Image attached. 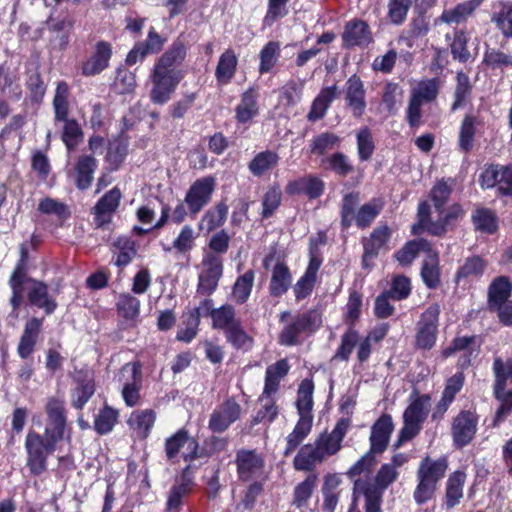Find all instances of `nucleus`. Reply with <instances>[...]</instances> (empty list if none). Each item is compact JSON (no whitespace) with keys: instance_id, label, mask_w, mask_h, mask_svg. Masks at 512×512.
Listing matches in <instances>:
<instances>
[{"instance_id":"f03ea898","label":"nucleus","mask_w":512,"mask_h":512,"mask_svg":"<svg viewBox=\"0 0 512 512\" xmlns=\"http://www.w3.org/2000/svg\"><path fill=\"white\" fill-rule=\"evenodd\" d=\"M430 406L431 397L428 394H419L417 391L410 394L409 404L403 413V427L393 445L394 449H399L405 442L419 434L429 414Z\"/></svg>"},{"instance_id":"f257e3e1","label":"nucleus","mask_w":512,"mask_h":512,"mask_svg":"<svg viewBox=\"0 0 512 512\" xmlns=\"http://www.w3.org/2000/svg\"><path fill=\"white\" fill-rule=\"evenodd\" d=\"M399 477V471L387 463L382 464L374 478H359L354 481L353 496L364 497L365 512H382L384 491Z\"/></svg>"},{"instance_id":"2f4dec72","label":"nucleus","mask_w":512,"mask_h":512,"mask_svg":"<svg viewBox=\"0 0 512 512\" xmlns=\"http://www.w3.org/2000/svg\"><path fill=\"white\" fill-rule=\"evenodd\" d=\"M432 249L430 243L424 239H417L407 242L400 250L394 254V258L402 266L410 265L414 259L423 254L426 256Z\"/></svg>"},{"instance_id":"a18cd8bd","label":"nucleus","mask_w":512,"mask_h":512,"mask_svg":"<svg viewBox=\"0 0 512 512\" xmlns=\"http://www.w3.org/2000/svg\"><path fill=\"white\" fill-rule=\"evenodd\" d=\"M511 294V285L507 278L499 277L495 279L488 292L489 306L492 310L507 303Z\"/></svg>"},{"instance_id":"dca6fc26","label":"nucleus","mask_w":512,"mask_h":512,"mask_svg":"<svg viewBox=\"0 0 512 512\" xmlns=\"http://www.w3.org/2000/svg\"><path fill=\"white\" fill-rule=\"evenodd\" d=\"M236 464L239 478L243 481L257 479L263 474L264 460L254 450H240Z\"/></svg>"},{"instance_id":"ea45409f","label":"nucleus","mask_w":512,"mask_h":512,"mask_svg":"<svg viewBox=\"0 0 512 512\" xmlns=\"http://www.w3.org/2000/svg\"><path fill=\"white\" fill-rule=\"evenodd\" d=\"M289 369L290 365L286 359H281L267 367L263 389L266 394H275L277 392L280 381L288 374Z\"/></svg>"},{"instance_id":"338daca9","label":"nucleus","mask_w":512,"mask_h":512,"mask_svg":"<svg viewBox=\"0 0 512 512\" xmlns=\"http://www.w3.org/2000/svg\"><path fill=\"white\" fill-rule=\"evenodd\" d=\"M304 81L290 80L280 90V102L287 106H295L302 99Z\"/></svg>"},{"instance_id":"4468645a","label":"nucleus","mask_w":512,"mask_h":512,"mask_svg":"<svg viewBox=\"0 0 512 512\" xmlns=\"http://www.w3.org/2000/svg\"><path fill=\"white\" fill-rule=\"evenodd\" d=\"M25 290H27V298L31 305L43 309L47 315L52 314L56 308L57 303L48 292V286L31 278L25 274Z\"/></svg>"},{"instance_id":"0e129e2a","label":"nucleus","mask_w":512,"mask_h":512,"mask_svg":"<svg viewBox=\"0 0 512 512\" xmlns=\"http://www.w3.org/2000/svg\"><path fill=\"white\" fill-rule=\"evenodd\" d=\"M411 6L412 0H388L387 18L390 23L394 25L404 23Z\"/></svg>"},{"instance_id":"7c9ffc66","label":"nucleus","mask_w":512,"mask_h":512,"mask_svg":"<svg viewBox=\"0 0 512 512\" xmlns=\"http://www.w3.org/2000/svg\"><path fill=\"white\" fill-rule=\"evenodd\" d=\"M466 482V473L457 470L451 473L445 486V505L447 509L457 506L463 498V488Z\"/></svg>"},{"instance_id":"e433bc0d","label":"nucleus","mask_w":512,"mask_h":512,"mask_svg":"<svg viewBox=\"0 0 512 512\" xmlns=\"http://www.w3.org/2000/svg\"><path fill=\"white\" fill-rule=\"evenodd\" d=\"M323 461L324 460L315 443H309L300 448L293 460V465L296 470L310 471L316 464Z\"/></svg>"},{"instance_id":"680f3d73","label":"nucleus","mask_w":512,"mask_h":512,"mask_svg":"<svg viewBox=\"0 0 512 512\" xmlns=\"http://www.w3.org/2000/svg\"><path fill=\"white\" fill-rule=\"evenodd\" d=\"M375 462V453L369 450L349 468L346 474L353 482L359 478H369L368 475L371 474Z\"/></svg>"},{"instance_id":"7ed1b4c3","label":"nucleus","mask_w":512,"mask_h":512,"mask_svg":"<svg viewBox=\"0 0 512 512\" xmlns=\"http://www.w3.org/2000/svg\"><path fill=\"white\" fill-rule=\"evenodd\" d=\"M44 434L43 438L38 433L30 431L25 440L27 465L35 475L41 474L46 469L48 455L55 450L56 443L63 439L56 437L50 430H45Z\"/></svg>"},{"instance_id":"4be33fe9","label":"nucleus","mask_w":512,"mask_h":512,"mask_svg":"<svg viewBox=\"0 0 512 512\" xmlns=\"http://www.w3.org/2000/svg\"><path fill=\"white\" fill-rule=\"evenodd\" d=\"M324 186V182L319 177L307 175L288 182L285 190L292 196L304 194L310 199H316L322 195Z\"/></svg>"},{"instance_id":"f3484780","label":"nucleus","mask_w":512,"mask_h":512,"mask_svg":"<svg viewBox=\"0 0 512 512\" xmlns=\"http://www.w3.org/2000/svg\"><path fill=\"white\" fill-rule=\"evenodd\" d=\"M240 413V405L234 400H227L213 411L208 427L213 432H223L240 417Z\"/></svg>"},{"instance_id":"37998d69","label":"nucleus","mask_w":512,"mask_h":512,"mask_svg":"<svg viewBox=\"0 0 512 512\" xmlns=\"http://www.w3.org/2000/svg\"><path fill=\"white\" fill-rule=\"evenodd\" d=\"M421 277L425 285L429 288H435L440 282L439 257L438 253L433 250L425 256L421 269Z\"/></svg>"},{"instance_id":"ddd939ff","label":"nucleus","mask_w":512,"mask_h":512,"mask_svg":"<svg viewBox=\"0 0 512 512\" xmlns=\"http://www.w3.org/2000/svg\"><path fill=\"white\" fill-rule=\"evenodd\" d=\"M349 421L340 419L331 432L321 433L314 441L323 460L337 454L342 447V441L348 431Z\"/></svg>"},{"instance_id":"0eeeda50","label":"nucleus","mask_w":512,"mask_h":512,"mask_svg":"<svg viewBox=\"0 0 512 512\" xmlns=\"http://www.w3.org/2000/svg\"><path fill=\"white\" fill-rule=\"evenodd\" d=\"M440 307L430 305L421 315L417 323L415 346L417 349L430 350L434 347L438 335Z\"/></svg>"},{"instance_id":"9b49d317","label":"nucleus","mask_w":512,"mask_h":512,"mask_svg":"<svg viewBox=\"0 0 512 512\" xmlns=\"http://www.w3.org/2000/svg\"><path fill=\"white\" fill-rule=\"evenodd\" d=\"M121 376L125 380L121 391L125 404L129 407L137 406L141 400V365L138 362L125 364L121 369Z\"/></svg>"},{"instance_id":"c9c22d12","label":"nucleus","mask_w":512,"mask_h":512,"mask_svg":"<svg viewBox=\"0 0 512 512\" xmlns=\"http://www.w3.org/2000/svg\"><path fill=\"white\" fill-rule=\"evenodd\" d=\"M280 157L277 152L265 150L257 153L250 161L249 171L257 177L263 176L278 166Z\"/></svg>"},{"instance_id":"473e14b6","label":"nucleus","mask_w":512,"mask_h":512,"mask_svg":"<svg viewBox=\"0 0 512 512\" xmlns=\"http://www.w3.org/2000/svg\"><path fill=\"white\" fill-rule=\"evenodd\" d=\"M258 94L255 89L245 91L239 104L236 106V119L239 123H247L259 113Z\"/></svg>"},{"instance_id":"bf43d9fd","label":"nucleus","mask_w":512,"mask_h":512,"mask_svg":"<svg viewBox=\"0 0 512 512\" xmlns=\"http://www.w3.org/2000/svg\"><path fill=\"white\" fill-rule=\"evenodd\" d=\"M239 323L235 318V309L232 305L226 304L216 310L212 314V326L216 329H223L225 332L232 326Z\"/></svg>"},{"instance_id":"4c0bfd02","label":"nucleus","mask_w":512,"mask_h":512,"mask_svg":"<svg viewBox=\"0 0 512 512\" xmlns=\"http://www.w3.org/2000/svg\"><path fill=\"white\" fill-rule=\"evenodd\" d=\"M186 46L180 41L176 40L170 48L158 59L155 66L160 67L169 72H177L174 67L181 64L186 57Z\"/></svg>"},{"instance_id":"a211bd4d","label":"nucleus","mask_w":512,"mask_h":512,"mask_svg":"<svg viewBox=\"0 0 512 512\" xmlns=\"http://www.w3.org/2000/svg\"><path fill=\"white\" fill-rule=\"evenodd\" d=\"M372 40L370 27L365 21L352 19L346 23L342 33L344 47L367 46Z\"/></svg>"},{"instance_id":"8fccbe9b","label":"nucleus","mask_w":512,"mask_h":512,"mask_svg":"<svg viewBox=\"0 0 512 512\" xmlns=\"http://www.w3.org/2000/svg\"><path fill=\"white\" fill-rule=\"evenodd\" d=\"M313 391L314 384L312 380L304 379L298 389L296 402L298 415L313 416Z\"/></svg>"},{"instance_id":"6e6d98bb","label":"nucleus","mask_w":512,"mask_h":512,"mask_svg":"<svg viewBox=\"0 0 512 512\" xmlns=\"http://www.w3.org/2000/svg\"><path fill=\"white\" fill-rule=\"evenodd\" d=\"M280 44L275 41L268 42L260 51L259 72L261 74L268 73L276 65L280 57Z\"/></svg>"},{"instance_id":"aec40b11","label":"nucleus","mask_w":512,"mask_h":512,"mask_svg":"<svg viewBox=\"0 0 512 512\" xmlns=\"http://www.w3.org/2000/svg\"><path fill=\"white\" fill-rule=\"evenodd\" d=\"M156 421V413L152 409H141L133 411L128 419L127 425L133 437L144 440L146 439Z\"/></svg>"},{"instance_id":"5701e85b","label":"nucleus","mask_w":512,"mask_h":512,"mask_svg":"<svg viewBox=\"0 0 512 512\" xmlns=\"http://www.w3.org/2000/svg\"><path fill=\"white\" fill-rule=\"evenodd\" d=\"M111 56V45L105 41L98 42L92 56L83 63L82 74L85 76H94L99 74L108 67Z\"/></svg>"},{"instance_id":"393cba45","label":"nucleus","mask_w":512,"mask_h":512,"mask_svg":"<svg viewBox=\"0 0 512 512\" xmlns=\"http://www.w3.org/2000/svg\"><path fill=\"white\" fill-rule=\"evenodd\" d=\"M45 410L48 416V425L45 430H50L58 438H64L66 427L64 401L51 397L46 403Z\"/></svg>"},{"instance_id":"5fc2aeb1","label":"nucleus","mask_w":512,"mask_h":512,"mask_svg":"<svg viewBox=\"0 0 512 512\" xmlns=\"http://www.w3.org/2000/svg\"><path fill=\"white\" fill-rule=\"evenodd\" d=\"M341 139L334 133L324 132L311 140L310 152L315 155H324L328 151L338 147Z\"/></svg>"},{"instance_id":"f704fd0d","label":"nucleus","mask_w":512,"mask_h":512,"mask_svg":"<svg viewBox=\"0 0 512 512\" xmlns=\"http://www.w3.org/2000/svg\"><path fill=\"white\" fill-rule=\"evenodd\" d=\"M313 425V416L299 415L293 431L286 437L287 447L284 455L288 456L310 434Z\"/></svg>"},{"instance_id":"a878e982","label":"nucleus","mask_w":512,"mask_h":512,"mask_svg":"<svg viewBox=\"0 0 512 512\" xmlns=\"http://www.w3.org/2000/svg\"><path fill=\"white\" fill-rule=\"evenodd\" d=\"M482 2L483 0H467L457 4L451 9H445L435 20V23L440 22L448 25L463 23L467 21Z\"/></svg>"},{"instance_id":"774afa93","label":"nucleus","mask_w":512,"mask_h":512,"mask_svg":"<svg viewBox=\"0 0 512 512\" xmlns=\"http://www.w3.org/2000/svg\"><path fill=\"white\" fill-rule=\"evenodd\" d=\"M196 234L190 225L182 227L177 237L172 242V248L178 254H188L195 246Z\"/></svg>"},{"instance_id":"b1692460","label":"nucleus","mask_w":512,"mask_h":512,"mask_svg":"<svg viewBox=\"0 0 512 512\" xmlns=\"http://www.w3.org/2000/svg\"><path fill=\"white\" fill-rule=\"evenodd\" d=\"M121 197V191L114 187L100 198L94 208L97 226H103L111 221L112 214L118 208Z\"/></svg>"},{"instance_id":"39448f33","label":"nucleus","mask_w":512,"mask_h":512,"mask_svg":"<svg viewBox=\"0 0 512 512\" xmlns=\"http://www.w3.org/2000/svg\"><path fill=\"white\" fill-rule=\"evenodd\" d=\"M321 322V317L316 311L297 314L283 327L278 341L284 346L296 345L299 343L301 335L315 332L320 327Z\"/></svg>"},{"instance_id":"13d9d810","label":"nucleus","mask_w":512,"mask_h":512,"mask_svg":"<svg viewBox=\"0 0 512 512\" xmlns=\"http://www.w3.org/2000/svg\"><path fill=\"white\" fill-rule=\"evenodd\" d=\"M316 483V475L311 474L307 476V478L304 481H302L295 487L292 504L297 508L305 507L312 496Z\"/></svg>"},{"instance_id":"603ef678","label":"nucleus","mask_w":512,"mask_h":512,"mask_svg":"<svg viewBox=\"0 0 512 512\" xmlns=\"http://www.w3.org/2000/svg\"><path fill=\"white\" fill-rule=\"evenodd\" d=\"M321 164L326 170L333 171L341 177H346L354 170L349 158L341 152L323 158Z\"/></svg>"},{"instance_id":"a19ab883","label":"nucleus","mask_w":512,"mask_h":512,"mask_svg":"<svg viewBox=\"0 0 512 512\" xmlns=\"http://www.w3.org/2000/svg\"><path fill=\"white\" fill-rule=\"evenodd\" d=\"M291 279L289 268L283 263H277L272 270L269 285L270 294L274 297L282 296L289 289Z\"/></svg>"},{"instance_id":"6e6552de","label":"nucleus","mask_w":512,"mask_h":512,"mask_svg":"<svg viewBox=\"0 0 512 512\" xmlns=\"http://www.w3.org/2000/svg\"><path fill=\"white\" fill-rule=\"evenodd\" d=\"M223 275V260L212 252H203L201 271L198 276L197 291L203 295L212 294Z\"/></svg>"},{"instance_id":"09e8293b","label":"nucleus","mask_w":512,"mask_h":512,"mask_svg":"<svg viewBox=\"0 0 512 512\" xmlns=\"http://www.w3.org/2000/svg\"><path fill=\"white\" fill-rule=\"evenodd\" d=\"M70 89L66 82L60 81L57 83L55 95L53 98V109L55 114V121L66 120L69 114V98Z\"/></svg>"},{"instance_id":"72a5a7b5","label":"nucleus","mask_w":512,"mask_h":512,"mask_svg":"<svg viewBox=\"0 0 512 512\" xmlns=\"http://www.w3.org/2000/svg\"><path fill=\"white\" fill-rule=\"evenodd\" d=\"M238 58L232 49H227L219 58L215 70V77L219 84L226 85L234 77Z\"/></svg>"},{"instance_id":"69168bd1","label":"nucleus","mask_w":512,"mask_h":512,"mask_svg":"<svg viewBox=\"0 0 512 512\" xmlns=\"http://www.w3.org/2000/svg\"><path fill=\"white\" fill-rule=\"evenodd\" d=\"M439 92V83L437 79H427L420 81L411 92V96L417 100L428 103L436 99Z\"/></svg>"},{"instance_id":"c85d7f7f","label":"nucleus","mask_w":512,"mask_h":512,"mask_svg":"<svg viewBox=\"0 0 512 512\" xmlns=\"http://www.w3.org/2000/svg\"><path fill=\"white\" fill-rule=\"evenodd\" d=\"M391 237V230L387 225L376 227L370 237L364 241L363 262L366 264L369 259L376 257Z\"/></svg>"},{"instance_id":"49530a36","label":"nucleus","mask_w":512,"mask_h":512,"mask_svg":"<svg viewBox=\"0 0 512 512\" xmlns=\"http://www.w3.org/2000/svg\"><path fill=\"white\" fill-rule=\"evenodd\" d=\"M9 285L12 289V296L10 298V304L13 312H16L23 300V290L25 289V268L23 261L17 265L13 271Z\"/></svg>"},{"instance_id":"c03bdc74","label":"nucleus","mask_w":512,"mask_h":512,"mask_svg":"<svg viewBox=\"0 0 512 512\" xmlns=\"http://www.w3.org/2000/svg\"><path fill=\"white\" fill-rule=\"evenodd\" d=\"M335 95L336 86L323 88L312 103L311 110L307 116L308 120L317 121L323 118Z\"/></svg>"},{"instance_id":"20e7f679","label":"nucleus","mask_w":512,"mask_h":512,"mask_svg":"<svg viewBox=\"0 0 512 512\" xmlns=\"http://www.w3.org/2000/svg\"><path fill=\"white\" fill-rule=\"evenodd\" d=\"M436 211L438 212V219L432 220L429 204L427 202L420 203L417 213L418 223L412 227L413 234H420L422 230H426L432 235H442L453 221L463 215V210L459 205H453L448 210L440 208Z\"/></svg>"},{"instance_id":"6ab92c4d","label":"nucleus","mask_w":512,"mask_h":512,"mask_svg":"<svg viewBox=\"0 0 512 512\" xmlns=\"http://www.w3.org/2000/svg\"><path fill=\"white\" fill-rule=\"evenodd\" d=\"M74 379L77 386L72 390L71 404L76 409H82L95 393L94 377L89 371H78Z\"/></svg>"},{"instance_id":"cd10ccee","label":"nucleus","mask_w":512,"mask_h":512,"mask_svg":"<svg viewBox=\"0 0 512 512\" xmlns=\"http://www.w3.org/2000/svg\"><path fill=\"white\" fill-rule=\"evenodd\" d=\"M96 169L97 161L93 156H80L74 167V180L76 187L80 190L88 189L92 184Z\"/></svg>"},{"instance_id":"9d476101","label":"nucleus","mask_w":512,"mask_h":512,"mask_svg":"<svg viewBox=\"0 0 512 512\" xmlns=\"http://www.w3.org/2000/svg\"><path fill=\"white\" fill-rule=\"evenodd\" d=\"M215 190V179L211 176L197 179L188 189L184 203L192 215L198 214L210 201Z\"/></svg>"},{"instance_id":"e2e57ef3","label":"nucleus","mask_w":512,"mask_h":512,"mask_svg":"<svg viewBox=\"0 0 512 512\" xmlns=\"http://www.w3.org/2000/svg\"><path fill=\"white\" fill-rule=\"evenodd\" d=\"M507 384H503L502 388L498 387V383L494 382L493 392L495 398L500 402L495 415V422H501L512 411V389H506Z\"/></svg>"},{"instance_id":"58836bf2","label":"nucleus","mask_w":512,"mask_h":512,"mask_svg":"<svg viewBox=\"0 0 512 512\" xmlns=\"http://www.w3.org/2000/svg\"><path fill=\"white\" fill-rule=\"evenodd\" d=\"M491 21L504 37L512 38V2H499L491 16Z\"/></svg>"},{"instance_id":"3c124183","label":"nucleus","mask_w":512,"mask_h":512,"mask_svg":"<svg viewBox=\"0 0 512 512\" xmlns=\"http://www.w3.org/2000/svg\"><path fill=\"white\" fill-rule=\"evenodd\" d=\"M118 418V410L110 407L109 405H104L94 420V428L96 432L100 435L110 433L118 422Z\"/></svg>"},{"instance_id":"f8f14e48","label":"nucleus","mask_w":512,"mask_h":512,"mask_svg":"<svg viewBox=\"0 0 512 512\" xmlns=\"http://www.w3.org/2000/svg\"><path fill=\"white\" fill-rule=\"evenodd\" d=\"M478 419L471 411H461L452 421L451 435L456 448H463L474 438Z\"/></svg>"},{"instance_id":"864d4df0","label":"nucleus","mask_w":512,"mask_h":512,"mask_svg":"<svg viewBox=\"0 0 512 512\" xmlns=\"http://www.w3.org/2000/svg\"><path fill=\"white\" fill-rule=\"evenodd\" d=\"M483 61L491 69L512 68V49L505 52L501 48H489L484 53Z\"/></svg>"},{"instance_id":"bb28decb","label":"nucleus","mask_w":512,"mask_h":512,"mask_svg":"<svg viewBox=\"0 0 512 512\" xmlns=\"http://www.w3.org/2000/svg\"><path fill=\"white\" fill-rule=\"evenodd\" d=\"M447 469L448 460L446 457H441L437 460H434L429 456H426L419 464L416 477L422 478L437 485L438 482L444 477Z\"/></svg>"},{"instance_id":"412c9836","label":"nucleus","mask_w":512,"mask_h":512,"mask_svg":"<svg viewBox=\"0 0 512 512\" xmlns=\"http://www.w3.org/2000/svg\"><path fill=\"white\" fill-rule=\"evenodd\" d=\"M365 88L357 75L351 76L345 85V100L355 117H361L366 108Z\"/></svg>"},{"instance_id":"2eb2a0df","label":"nucleus","mask_w":512,"mask_h":512,"mask_svg":"<svg viewBox=\"0 0 512 512\" xmlns=\"http://www.w3.org/2000/svg\"><path fill=\"white\" fill-rule=\"evenodd\" d=\"M393 430L392 417L389 414L380 416L371 427L369 450L375 454H382L388 447Z\"/></svg>"},{"instance_id":"de8ad7c7","label":"nucleus","mask_w":512,"mask_h":512,"mask_svg":"<svg viewBox=\"0 0 512 512\" xmlns=\"http://www.w3.org/2000/svg\"><path fill=\"white\" fill-rule=\"evenodd\" d=\"M254 279L255 273L253 270H248L237 277L231 292L233 301L243 304L248 300L254 285Z\"/></svg>"},{"instance_id":"1a4fd4ad","label":"nucleus","mask_w":512,"mask_h":512,"mask_svg":"<svg viewBox=\"0 0 512 512\" xmlns=\"http://www.w3.org/2000/svg\"><path fill=\"white\" fill-rule=\"evenodd\" d=\"M198 442L188 435L185 429H180L165 441V454L168 460L176 461L181 453L185 461H192L198 457Z\"/></svg>"},{"instance_id":"c756f323","label":"nucleus","mask_w":512,"mask_h":512,"mask_svg":"<svg viewBox=\"0 0 512 512\" xmlns=\"http://www.w3.org/2000/svg\"><path fill=\"white\" fill-rule=\"evenodd\" d=\"M43 320L33 317L25 324L17 351L21 358H27L34 350Z\"/></svg>"},{"instance_id":"052dcab7","label":"nucleus","mask_w":512,"mask_h":512,"mask_svg":"<svg viewBox=\"0 0 512 512\" xmlns=\"http://www.w3.org/2000/svg\"><path fill=\"white\" fill-rule=\"evenodd\" d=\"M383 208V203L379 199H373L364 204L356 213L354 219L360 228L368 227L378 216Z\"/></svg>"},{"instance_id":"79ce46f5","label":"nucleus","mask_w":512,"mask_h":512,"mask_svg":"<svg viewBox=\"0 0 512 512\" xmlns=\"http://www.w3.org/2000/svg\"><path fill=\"white\" fill-rule=\"evenodd\" d=\"M227 215V204L225 202H219L205 212L199 223V228L206 229L208 232L213 231L225 223Z\"/></svg>"},{"instance_id":"4d7b16f0","label":"nucleus","mask_w":512,"mask_h":512,"mask_svg":"<svg viewBox=\"0 0 512 512\" xmlns=\"http://www.w3.org/2000/svg\"><path fill=\"white\" fill-rule=\"evenodd\" d=\"M63 122L62 141L66 145L69 151L74 150L78 144L83 140V132L80 125L75 119L66 118V120H60Z\"/></svg>"},{"instance_id":"423d86ee","label":"nucleus","mask_w":512,"mask_h":512,"mask_svg":"<svg viewBox=\"0 0 512 512\" xmlns=\"http://www.w3.org/2000/svg\"><path fill=\"white\" fill-rule=\"evenodd\" d=\"M181 78L180 72H169L154 65L150 74V81L152 83L150 91L151 102L159 105L167 103L175 92Z\"/></svg>"}]
</instances>
